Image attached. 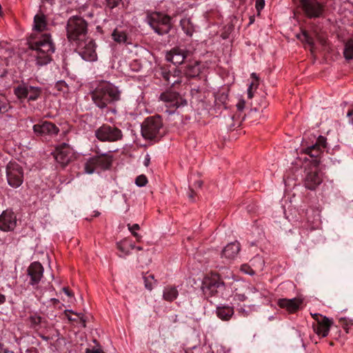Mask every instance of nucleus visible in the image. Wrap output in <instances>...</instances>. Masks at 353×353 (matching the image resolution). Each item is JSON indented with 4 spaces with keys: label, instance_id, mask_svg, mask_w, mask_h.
Returning a JSON list of instances; mask_svg holds the SVG:
<instances>
[{
    "label": "nucleus",
    "instance_id": "nucleus-46",
    "mask_svg": "<svg viewBox=\"0 0 353 353\" xmlns=\"http://www.w3.org/2000/svg\"><path fill=\"white\" fill-rule=\"evenodd\" d=\"M128 228L130 231V232H133V231L139 230L140 229V226L137 223H135L132 225H131L130 224H128Z\"/></svg>",
    "mask_w": 353,
    "mask_h": 353
},
{
    "label": "nucleus",
    "instance_id": "nucleus-7",
    "mask_svg": "<svg viewBox=\"0 0 353 353\" xmlns=\"http://www.w3.org/2000/svg\"><path fill=\"white\" fill-rule=\"evenodd\" d=\"M163 121L159 115L147 117L141 125V134L145 139L152 140L160 135Z\"/></svg>",
    "mask_w": 353,
    "mask_h": 353
},
{
    "label": "nucleus",
    "instance_id": "nucleus-27",
    "mask_svg": "<svg viewBox=\"0 0 353 353\" xmlns=\"http://www.w3.org/2000/svg\"><path fill=\"white\" fill-rule=\"evenodd\" d=\"M200 72V67L197 61L188 64L184 71L185 74L190 78L199 76Z\"/></svg>",
    "mask_w": 353,
    "mask_h": 353
},
{
    "label": "nucleus",
    "instance_id": "nucleus-28",
    "mask_svg": "<svg viewBox=\"0 0 353 353\" xmlns=\"http://www.w3.org/2000/svg\"><path fill=\"white\" fill-rule=\"evenodd\" d=\"M178 290L176 287L166 286L163 290V297L167 301H173L178 296Z\"/></svg>",
    "mask_w": 353,
    "mask_h": 353
},
{
    "label": "nucleus",
    "instance_id": "nucleus-21",
    "mask_svg": "<svg viewBox=\"0 0 353 353\" xmlns=\"http://www.w3.org/2000/svg\"><path fill=\"white\" fill-rule=\"evenodd\" d=\"M279 306L281 308L285 309L290 313L297 311L302 304V300L299 298H294L291 299H280L277 302Z\"/></svg>",
    "mask_w": 353,
    "mask_h": 353
},
{
    "label": "nucleus",
    "instance_id": "nucleus-15",
    "mask_svg": "<svg viewBox=\"0 0 353 353\" xmlns=\"http://www.w3.org/2000/svg\"><path fill=\"white\" fill-rule=\"evenodd\" d=\"M302 8L309 18L321 17L324 12V4L318 0H300Z\"/></svg>",
    "mask_w": 353,
    "mask_h": 353
},
{
    "label": "nucleus",
    "instance_id": "nucleus-26",
    "mask_svg": "<svg viewBox=\"0 0 353 353\" xmlns=\"http://www.w3.org/2000/svg\"><path fill=\"white\" fill-rule=\"evenodd\" d=\"M46 17L42 12L37 14L34 17L33 28L37 32H43L46 29Z\"/></svg>",
    "mask_w": 353,
    "mask_h": 353
},
{
    "label": "nucleus",
    "instance_id": "nucleus-16",
    "mask_svg": "<svg viewBox=\"0 0 353 353\" xmlns=\"http://www.w3.org/2000/svg\"><path fill=\"white\" fill-rule=\"evenodd\" d=\"M30 278L28 284L34 289L38 288V285L43 275V268L39 262H33L27 270Z\"/></svg>",
    "mask_w": 353,
    "mask_h": 353
},
{
    "label": "nucleus",
    "instance_id": "nucleus-47",
    "mask_svg": "<svg viewBox=\"0 0 353 353\" xmlns=\"http://www.w3.org/2000/svg\"><path fill=\"white\" fill-rule=\"evenodd\" d=\"M250 268L246 265H243L241 268V270L243 272H245V273L247 274H254V271L251 269L250 271H248V270Z\"/></svg>",
    "mask_w": 353,
    "mask_h": 353
},
{
    "label": "nucleus",
    "instance_id": "nucleus-3",
    "mask_svg": "<svg viewBox=\"0 0 353 353\" xmlns=\"http://www.w3.org/2000/svg\"><path fill=\"white\" fill-rule=\"evenodd\" d=\"M66 31L69 41L76 44L85 39L88 23L85 19L80 17H72L68 20Z\"/></svg>",
    "mask_w": 353,
    "mask_h": 353
},
{
    "label": "nucleus",
    "instance_id": "nucleus-56",
    "mask_svg": "<svg viewBox=\"0 0 353 353\" xmlns=\"http://www.w3.org/2000/svg\"><path fill=\"white\" fill-rule=\"evenodd\" d=\"M202 185H203V181H201V180H198V181H196L194 183V186L195 188H201Z\"/></svg>",
    "mask_w": 353,
    "mask_h": 353
},
{
    "label": "nucleus",
    "instance_id": "nucleus-57",
    "mask_svg": "<svg viewBox=\"0 0 353 353\" xmlns=\"http://www.w3.org/2000/svg\"><path fill=\"white\" fill-rule=\"evenodd\" d=\"M6 302V296L0 293V304H3Z\"/></svg>",
    "mask_w": 353,
    "mask_h": 353
},
{
    "label": "nucleus",
    "instance_id": "nucleus-60",
    "mask_svg": "<svg viewBox=\"0 0 353 353\" xmlns=\"http://www.w3.org/2000/svg\"><path fill=\"white\" fill-rule=\"evenodd\" d=\"M50 301L54 303V304H57L58 303L59 301L58 299H51Z\"/></svg>",
    "mask_w": 353,
    "mask_h": 353
},
{
    "label": "nucleus",
    "instance_id": "nucleus-64",
    "mask_svg": "<svg viewBox=\"0 0 353 353\" xmlns=\"http://www.w3.org/2000/svg\"><path fill=\"white\" fill-rule=\"evenodd\" d=\"M252 77L257 79L256 74L255 73L252 74Z\"/></svg>",
    "mask_w": 353,
    "mask_h": 353
},
{
    "label": "nucleus",
    "instance_id": "nucleus-1",
    "mask_svg": "<svg viewBox=\"0 0 353 353\" xmlns=\"http://www.w3.org/2000/svg\"><path fill=\"white\" fill-rule=\"evenodd\" d=\"M121 91L113 83L101 81L91 92L92 100L100 109L113 104L121 99Z\"/></svg>",
    "mask_w": 353,
    "mask_h": 353
},
{
    "label": "nucleus",
    "instance_id": "nucleus-2",
    "mask_svg": "<svg viewBox=\"0 0 353 353\" xmlns=\"http://www.w3.org/2000/svg\"><path fill=\"white\" fill-rule=\"evenodd\" d=\"M28 43L37 65L41 66L51 61L55 46L50 34L45 33L37 39L30 41Z\"/></svg>",
    "mask_w": 353,
    "mask_h": 353
},
{
    "label": "nucleus",
    "instance_id": "nucleus-38",
    "mask_svg": "<svg viewBox=\"0 0 353 353\" xmlns=\"http://www.w3.org/2000/svg\"><path fill=\"white\" fill-rule=\"evenodd\" d=\"M29 321L31 326L36 328L43 322V319L41 316L34 314L30 316Z\"/></svg>",
    "mask_w": 353,
    "mask_h": 353
},
{
    "label": "nucleus",
    "instance_id": "nucleus-54",
    "mask_svg": "<svg viewBox=\"0 0 353 353\" xmlns=\"http://www.w3.org/2000/svg\"><path fill=\"white\" fill-rule=\"evenodd\" d=\"M195 196V193L192 188H190V192L188 193V197L190 199L193 200Z\"/></svg>",
    "mask_w": 353,
    "mask_h": 353
},
{
    "label": "nucleus",
    "instance_id": "nucleus-6",
    "mask_svg": "<svg viewBox=\"0 0 353 353\" xmlns=\"http://www.w3.org/2000/svg\"><path fill=\"white\" fill-rule=\"evenodd\" d=\"M202 289L208 298L221 296L225 290V283L218 274H211L204 278Z\"/></svg>",
    "mask_w": 353,
    "mask_h": 353
},
{
    "label": "nucleus",
    "instance_id": "nucleus-37",
    "mask_svg": "<svg viewBox=\"0 0 353 353\" xmlns=\"http://www.w3.org/2000/svg\"><path fill=\"white\" fill-rule=\"evenodd\" d=\"M339 323L341 326L346 331L347 333L348 332L349 329L353 325V320L346 317L340 318Z\"/></svg>",
    "mask_w": 353,
    "mask_h": 353
},
{
    "label": "nucleus",
    "instance_id": "nucleus-40",
    "mask_svg": "<svg viewBox=\"0 0 353 353\" xmlns=\"http://www.w3.org/2000/svg\"><path fill=\"white\" fill-rule=\"evenodd\" d=\"M56 88L59 91L65 92L67 90V84L63 81H59L55 85Z\"/></svg>",
    "mask_w": 353,
    "mask_h": 353
},
{
    "label": "nucleus",
    "instance_id": "nucleus-18",
    "mask_svg": "<svg viewBox=\"0 0 353 353\" xmlns=\"http://www.w3.org/2000/svg\"><path fill=\"white\" fill-rule=\"evenodd\" d=\"M33 131L37 136L57 135L59 129L50 121H43L41 123L33 125Z\"/></svg>",
    "mask_w": 353,
    "mask_h": 353
},
{
    "label": "nucleus",
    "instance_id": "nucleus-45",
    "mask_svg": "<svg viewBox=\"0 0 353 353\" xmlns=\"http://www.w3.org/2000/svg\"><path fill=\"white\" fill-rule=\"evenodd\" d=\"M234 299L239 301H244L246 300L247 296L244 294L236 293L234 295Z\"/></svg>",
    "mask_w": 353,
    "mask_h": 353
},
{
    "label": "nucleus",
    "instance_id": "nucleus-52",
    "mask_svg": "<svg viewBox=\"0 0 353 353\" xmlns=\"http://www.w3.org/2000/svg\"><path fill=\"white\" fill-rule=\"evenodd\" d=\"M132 234L136 238L137 241H141L142 239V236L136 232V231H133V232H131Z\"/></svg>",
    "mask_w": 353,
    "mask_h": 353
},
{
    "label": "nucleus",
    "instance_id": "nucleus-9",
    "mask_svg": "<svg viewBox=\"0 0 353 353\" xmlns=\"http://www.w3.org/2000/svg\"><path fill=\"white\" fill-rule=\"evenodd\" d=\"M112 162V156L107 154L90 158L84 165L85 172L90 174L98 170L108 169L111 166Z\"/></svg>",
    "mask_w": 353,
    "mask_h": 353
},
{
    "label": "nucleus",
    "instance_id": "nucleus-41",
    "mask_svg": "<svg viewBox=\"0 0 353 353\" xmlns=\"http://www.w3.org/2000/svg\"><path fill=\"white\" fill-rule=\"evenodd\" d=\"M105 1L107 6L110 9H113L120 3L121 0H105Z\"/></svg>",
    "mask_w": 353,
    "mask_h": 353
},
{
    "label": "nucleus",
    "instance_id": "nucleus-44",
    "mask_svg": "<svg viewBox=\"0 0 353 353\" xmlns=\"http://www.w3.org/2000/svg\"><path fill=\"white\" fill-rule=\"evenodd\" d=\"M245 105V101H244V99H239L238 103H236V108L239 111H242L244 109Z\"/></svg>",
    "mask_w": 353,
    "mask_h": 353
},
{
    "label": "nucleus",
    "instance_id": "nucleus-31",
    "mask_svg": "<svg viewBox=\"0 0 353 353\" xmlns=\"http://www.w3.org/2000/svg\"><path fill=\"white\" fill-rule=\"evenodd\" d=\"M161 75L163 79L167 81L168 84H172V86H174L176 84H179L181 82L179 77L175 74H171L170 71L163 70L161 72Z\"/></svg>",
    "mask_w": 353,
    "mask_h": 353
},
{
    "label": "nucleus",
    "instance_id": "nucleus-23",
    "mask_svg": "<svg viewBox=\"0 0 353 353\" xmlns=\"http://www.w3.org/2000/svg\"><path fill=\"white\" fill-rule=\"evenodd\" d=\"M332 325V320L327 317H323V320L319 321V323L313 326L314 331L319 336L325 337L328 335Z\"/></svg>",
    "mask_w": 353,
    "mask_h": 353
},
{
    "label": "nucleus",
    "instance_id": "nucleus-32",
    "mask_svg": "<svg viewBox=\"0 0 353 353\" xmlns=\"http://www.w3.org/2000/svg\"><path fill=\"white\" fill-rule=\"evenodd\" d=\"M143 279L145 288L149 291H151L157 283V280L154 279V276L152 274H148V272L144 274Z\"/></svg>",
    "mask_w": 353,
    "mask_h": 353
},
{
    "label": "nucleus",
    "instance_id": "nucleus-30",
    "mask_svg": "<svg viewBox=\"0 0 353 353\" xmlns=\"http://www.w3.org/2000/svg\"><path fill=\"white\" fill-rule=\"evenodd\" d=\"M299 38L305 43V45H307L310 47V50L312 53L314 52L315 44L314 38L307 32L303 31Z\"/></svg>",
    "mask_w": 353,
    "mask_h": 353
},
{
    "label": "nucleus",
    "instance_id": "nucleus-36",
    "mask_svg": "<svg viewBox=\"0 0 353 353\" xmlns=\"http://www.w3.org/2000/svg\"><path fill=\"white\" fill-rule=\"evenodd\" d=\"M11 108V105L5 95L0 94V114H4Z\"/></svg>",
    "mask_w": 353,
    "mask_h": 353
},
{
    "label": "nucleus",
    "instance_id": "nucleus-48",
    "mask_svg": "<svg viewBox=\"0 0 353 353\" xmlns=\"http://www.w3.org/2000/svg\"><path fill=\"white\" fill-rule=\"evenodd\" d=\"M0 353H14L12 351L8 350L7 348L4 347V345L2 343H0Z\"/></svg>",
    "mask_w": 353,
    "mask_h": 353
},
{
    "label": "nucleus",
    "instance_id": "nucleus-55",
    "mask_svg": "<svg viewBox=\"0 0 353 353\" xmlns=\"http://www.w3.org/2000/svg\"><path fill=\"white\" fill-rule=\"evenodd\" d=\"M63 291L64 292V293L67 296H72V292L69 290V289L68 288H63Z\"/></svg>",
    "mask_w": 353,
    "mask_h": 353
},
{
    "label": "nucleus",
    "instance_id": "nucleus-8",
    "mask_svg": "<svg viewBox=\"0 0 353 353\" xmlns=\"http://www.w3.org/2000/svg\"><path fill=\"white\" fill-rule=\"evenodd\" d=\"M95 137L103 142H115L123 139L122 131L114 125L103 124L94 132Z\"/></svg>",
    "mask_w": 353,
    "mask_h": 353
},
{
    "label": "nucleus",
    "instance_id": "nucleus-4",
    "mask_svg": "<svg viewBox=\"0 0 353 353\" xmlns=\"http://www.w3.org/2000/svg\"><path fill=\"white\" fill-rule=\"evenodd\" d=\"M319 162V159H312L305 168L304 185L307 189L314 190L323 182Z\"/></svg>",
    "mask_w": 353,
    "mask_h": 353
},
{
    "label": "nucleus",
    "instance_id": "nucleus-59",
    "mask_svg": "<svg viewBox=\"0 0 353 353\" xmlns=\"http://www.w3.org/2000/svg\"><path fill=\"white\" fill-rule=\"evenodd\" d=\"M80 319H81L83 327H85L86 326L85 320L84 319L83 316L82 314H81Z\"/></svg>",
    "mask_w": 353,
    "mask_h": 353
},
{
    "label": "nucleus",
    "instance_id": "nucleus-43",
    "mask_svg": "<svg viewBox=\"0 0 353 353\" xmlns=\"http://www.w3.org/2000/svg\"><path fill=\"white\" fill-rule=\"evenodd\" d=\"M265 6V1L264 0H256L255 3L256 9L259 12L262 9H263Z\"/></svg>",
    "mask_w": 353,
    "mask_h": 353
},
{
    "label": "nucleus",
    "instance_id": "nucleus-22",
    "mask_svg": "<svg viewBox=\"0 0 353 353\" xmlns=\"http://www.w3.org/2000/svg\"><path fill=\"white\" fill-rule=\"evenodd\" d=\"M240 249V243L238 241L228 243L223 250L221 257L228 261L233 260L238 255Z\"/></svg>",
    "mask_w": 353,
    "mask_h": 353
},
{
    "label": "nucleus",
    "instance_id": "nucleus-11",
    "mask_svg": "<svg viewBox=\"0 0 353 353\" xmlns=\"http://www.w3.org/2000/svg\"><path fill=\"white\" fill-rule=\"evenodd\" d=\"M76 45L77 50L82 59L88 61H94L97 59L96 46L92 39L85 38Z\"/></svg>",
    "mask_w": 353,
    "mask_h": 353
},
{
    "label": "nucleus",
    "instance_id": "nucleus-42",
    "mask_svg": "<svg viewBox=\"0 0 353 353\" xmlns=\"http://www.w3.org/2000/svg\"><path fill=\"white\" fill-rule=\"evenodd\" d=\"M254 262H259V268L260 270L263 269V267L264 265V261L262 260V259L260 256H256L252 260H251V263H252V265H254Z\"/></svg>",
    "mask_w": 353,
    "mask_h": 353
},
{
    "label": "nucleus",
    "instance_id": "nucleus-34",
    "mask_svg": "<svg viewBox=\"0 0 353 353\" xmlns=\"http://www.w3.org/2000/svg\"><path fill=\"white\" fill-rule=\"evenodd\" d=\"M343 54L347 60L353 59V40H349L345 43Z\"/></svg>",
    "mask_w": 353,
    "mask_h": 353
},
{
    "label": "nucleus",
    "instance_id": "nucleus-19",
    "mask_svg": "<svg viewBox=\"0 0 353 353\" xmlns=\"http://www.w3.org/2000/svg\"><path fill=\"white\" fill-rule=\"evenodd\" d=\"M327 139L323 136H319L315 144L307 147L304 149V152L308 154L313 159H319L322 153V150L327 146Z\"/></svg>",
    "mask_w": 353,
    "mask_h": 353
},
{
    "label": "nucleus",
    "instance_id": "nucleus-13",
    "mask_svg": "<svg viewBox=\"0 0 353 353\" xmlns=\"http://www.w3.org/2000/svg\"><path fill=\"white\" fill-rule=\"evenodd\" d=\"M52 154L62 168H65L74 158L72 150L65 143L58 145Z\"/></svg>",
    "mask_w": 353,
    "mask_h": 353
},
{
    "label": "nucleus",
    "instance_id": "nucleus-51",
    "mask_svg": "<svg viewBox=\"0 0 353 353\" xmlns=\"http://www.w3.org/2000/svg\"><path fill=\"white\" fill-rule=\"evenodd\" d=\"M252 86H253V83H251L248 89V97L250 99H252L253 97V93L252 91Z\"/></svg>",
    "mask_w": 353,
    "mask_h": 353
},
{
    "label": "nucleus",
    "instance_id": "nucleus-61",
    "mask_svg": "<svg viewBox=\"0 0 353 353\" xmlns=\"http://www.w3.org/2000/svg\"><path fill=\"white\" fill-rule=\"evenodd\" d=\"M41 337L42 338L43 340L46 341H48L50 339L49 336H46L43 335H41Z\"/></svg>",
    "mask_w": 353,
    "mask_h": 353
},
{
    "label": "nucleus",
    "instance_id": "nucleus-14",
    "mask_svg": "<svg viewBox=\"0 0 353 353\" xmlns=\"http://www.w3.org/2000/svg\"><path fill=\"white\" fill-rule=\"evenodd\" d=\"M14 92L17 97L21 100L28 99V101H36L41 94V89L39 87L23 83L15 88Z\"/></svg>",
    "mask_w": 353,
    "mask_h": 353
},
{
    "label": "nucleus",
    "instance_id": "nucleus-50",
    "mask_svg": "<svg viewBox=\"0 0 353 353\" xmlns=\"http://www.w3.org/2000/svg\"><path fill=\"white\" fill-rule=\"evenodd\" d=\"M312 316H313V319L317 321V323H319V321L323 320V318L324 317L319 314H312Z\"/></svg>",
    "mask_w": 353,
    "mask_h": 353
},
{
    "label": "nucleus",
    "instance_id": "nucleus-58",
    "mask_svg": "<svg viewBox=\"0 0 353 353\" xmlns=\"http://www.w3.org/2000/svg\"><path fill=\"white\" fill-rule=\"evenodd\" d=\"M248 290H249V292L248 293H255L257 292V290L255 287L254 286H250L248 288Z\"/></svg>",
    "mask_w": 353,
    "mask_h": 353
},
{
    "label": "nucleus",
    "instance_id": "nucleus-17",
    "mask_svg": "<svg viewBox=\"0 0 353 353\" xmlns=\"http://www.w3.org/2000/svg\"><path fill=\"white\" fill-rule=\"evenodd\" d=\"M17 225V217L14 212L6 210L0 215V230L4 232L12 231Z\"/></svg>",
    "mask_w": 353,
    "mask_h": 353
},
{
    "label": "nucleus",
    "instance_id": "nucleus-35",
    "mask_svg": "<svg viewBox=\"0 0 353 353\" xmlns=\"http://www.w3.org/2000/svg\"><path fill=\"white\" fill-rule=\"evenodd\" d=\"M112 39L117 43H125L127 40V35L123 31H119L117 29L114 30L112 34Z\"/></svg>",
    "mask_w": 353,
    "mask_h": 353
},
{
    "label": "nucleus",
    "instance_id": "nucleus-49",
    "mask_svg": "<svg viewBox=\"0 0 353 353\" xmlns=\"http://www.w3.org/2000/svg\"><path fill=\"white\" fill-rule=\"evenodd\" d=\"M85 353H104V352L100 349H93V350L87 349Z\"/></svg>",
    "mask_w": 353,
    "mask_h": 353
},
{
    "label": "nucleus",
    "instance_id": "nucleus-5",
    "mask_svg": "<svg viewBox=\"0 0 353 353\" xmlns=\"http://www.w3.org/2000/svg\"><path fill=\"white\" fill-rule=\"evenodd\" d=\"M148 23L159 35L168 34L172 29L171 17L165 14L154 12L147 17Z\"/></svg>",
    "mask_w": 353,
    "mask_h": 353
},
{
    "label": "nucleus",
    "instance_id": "nucleus-39",
    "mask_svg": "<svg viewBox=\"0 0 353 353\" xmlns=\"http://www.w3.org/2000/svg\"><path fill=\"white\" fill-rule=\"evenodd\" d=\"M148 183L146 176L143 174L139 175L136 178L135 183L139 187H143Z\"/></svg>",
    "mask_w": 353,
    "mask_h": 353
},
{
    "label": "nucleus",
    "instance_id": "nucleus-10",
    "mask_svg": "<svg viewBox=\"0 0 353 353\" xmlns=\"http://www.w3.org/2000/svg\"><path fill=\"white\" fill-rule=\"evenodd\" d=\"M160 99L165 103L166 108H168L165 112L170 114L173 113L178 108L185 106L188 103L187 101L181 95L172 91L163 92L160 95Z\"/></svg>",
    "mask_w": 353,
    "mask_h": 353
},
{
    "label": "nucleus",
    "instance_id": "nucleus-63",
    "mask_svg": "<svg viewBox=\"0 0 353 353\" xmlns=\"http://www.w3.org/2000/svg\"><path fill=\"white\" fill-rule=\"evenodd\" d=\"M134 249H136L137 250H143L142 247H140V246L136 247L135 245H134Z\"/></svg>",
    "mask_w": 353,
    "mask_h": 353
},
{
    "label": "nucleus",
    "instance_id": "nucleus-29",
    "mask_svg": "<svg viewBox=\"0 0 353 353\" xmlns=\"http://www.w3.org/2000/svg\"><path fill=\"white\" fill-rule=\"evenodd\" d=\"M180 25L185 32L189 37H192L194 32V26L189 18H183L180 21Z\"/></svg>",
    "mask_w": 353,
    "mask_h": 353
},
{
    "label": "nucleus",
    "instance_id": "nucleus-25",
    "mask_svg": "<svg viewBox=\"0 0 353 353\" xmlns=\"http://www.w3.org/2000/svg\"><path fill=\"white\" fill-rule=\"evenodd\" d=\"M117 249L121 252L120 257H125L131 253V250L134 248V244L128 239L118 242L117 244Z\"/></svg>",
    "mask_w": 353,
    "mask_h": 353
},
{
    "label": "nucleus",
    "instance_id": "nucleus-24",
    "mask_svg": "<svg viewBox=\"0 0 353 353\" xmlns=\"http://www.w3.org/2000/svg\"><path fill=\"white\" fill-rule=\"evenodd\" d=\"M216 314L222 321H229L234 314L233 307L222 305L216 307Z\"/></svg>",
    "mask_w": 353,
    "mask_h": 353
},
{
    "label": "nucleus",
    "instance_id": "nucleus-12",
    "mask_svg": "<svg viewBox=\"0 0 353 353\" xmlns=\"http://www.w3.org/2000/svg\"><path fill=\"white\" fill-rule=\"evenodd\" d=\"M6 176L8 184L12 188H18L23 183V170L16 162H10L7 165Z\"/></svg>",
    "mask_w": 353,
    "mask_h": 353
},
{
    "label": "nucleus",
    "instance_id": "nucleus-62",
    "mask_svg": "<svg viewBox=\"0 0 353 353\" xmlns=\"http://www.w3.org/2000/svg\"><path fill=\"white\" fill-rule=\"evenodd\" d=\"M318 39L319 40V41H320V43H321V44H323H323L325 43V40H324L323 39H321V38H320L319 37H318Z\"/></svg>",
    "mask_w": 353,
    "mask_h": 353
},
{
    "label": "nucleus",
    "instance_id": "nucleus-53",
    "mask_svg": "<svg viewBox=\"0 0 353 353\" xmlns=\"http://www.w3.org/2000/svg\"><path fill=\"white\" fill-rule=\"evenodd\" d=\"M150 157L148 154H147L145 157V159H144V165L145 166H148L149 165V163H150Z\"/></svg>",
    "mask_w": 353,
    "mask_h": 353
},
{
    "label": "nucleus",
    "instance_id": "nucleus-20",
    "mask_svg": "<svg viewBox=\"0 0 353 353\" xmlns=\"http://www.w3.org/2000/svg\"><path fill=\"white\" fill-rule=\"evenodd\" d=\"M188 53V52L186 50L175 47L166 53L165 59L174 65H180L183 63Z\"/></svg>",
    "mask_w": 353,
    "mask_h": 353
},
{
    "label": "nucleus",
    "instance_id": "nucleus-33",
    "mask_svg": "<svg viewBox=\"0 0 353 353\" xmlns=\"http://www.w3.org/2000/svg\"><path fill=\"white\" fill-rule=\"evenodd\" d=\"M228 99V91H219L215 94V102L217 105H223L226 108V102Z\"/></svg>",
    "mask_w": 353,
    "mask_h": 353
}]
</instances>
